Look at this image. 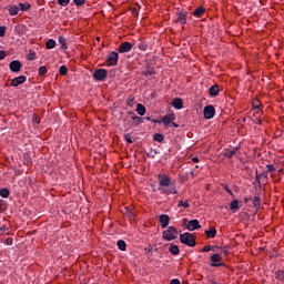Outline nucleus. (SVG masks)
Segmentation results:
<instances>
[{
	"instance_id": "obj_1",
	"label": "nucleus",
	"mask_w": 284,
	"mask_h": 284,
	"mask_svg": "<svg viewBox=\"0 0 284 284\" xmlns=\"http://www.w3.org/2000/svg\"><path fill=\"white\" fill-rule=\"evenodd\" d=\"M158 191L165 196H170V194H179L176 184H174L172 178L165 173L158 174Z\"/></svg>"
},
{
	"instance_id": "obj_2",
	"label": "nucleus",
	"mask_w": 284,
	"mask_h": 284,
	"mask_svg": "<svg viewBox=\"0 0 284 284\" xmlns=\"http://www.w3.org/2000/svg\"><path fill=\"white\" fill-rule=\"evenodd\" d=\"M180 242L183 245H187V247H196V239L194 237V234L190 232H185L180 235Z\"/></svg>"
},
{
	"instance_id": "obj_3",
	"label": "nucleus",
	"mask_w": 284,
	"mask_h": 284,
	"mask_svg": "<svg viewBox=\"0 0 284 284\" xmlns=\"http://www.w3.org/2000/svg\"><path fill=\"white\" fill-rule=\"evenodd\" d=\"M178 234L179 230L176 227L169 226L168 230L163 231L162 236L165 241H174Z\"/></svg>"
},
{
	"instance_id": "obj_4",
	"label": "nucleus",
	"mask_w": 284,
	"mask_h": 284,
	"mask_svg": "<svg viewBox=\"0 0 284 284\" xmlns=\"http://www.w3.org/2000/svg\"><path fill=\"white\" fill-rule=\"evenodd\" d=\"M93 79L95 81H105L108 79V70L105 69H95L94 72L92 73Z\"/></svg>"
},
{
	"instance_id": "obj_5",
	"label": "nucleus",
	"mask_w": 284,
	"mask_h": 284,
	"mask_svg": "<svg viewBox=\"0 0 284 284\" xmlns=\"http://www.w3.org/2000/svg\"><path fill=\"white\" fill-rule=\"evenodd\" d=\"M106 65L109 68H112L114 65H116L119 63V53L115 52V51H112L108 58H106V61H105Z\"/></svg>"
},
{
	"instance_id": "obj_6",
	"label": "nucleus",
	"mask_w": 284,
	"mask_h": 284,
	"mask_svg": "<svg viewBox=\"0 0 284 284\" xmlns=\"http://www.w3.org/2000/svg\"><path fill=\"white\" fill-rule=\"evenodd\" d=\"M203 114H204V119H207V120L214 119V114H216V109H214V105L209 104L204 106Z\"/></svg>"
},
{
	"instance_id": "obj_7",
	"label": "nucleus",
	"mask_w": 284,
	"mask_h": 284,
	"mask_svg": "<svg viewBox=\"0 0 284 284\" xmlns=\"http://www.w3.org/2000/svg\"><path fill=\"white\" fill-rule=\"evenodd\" d=\"M211 267H225V263H219L221 261V254L214 253L211 256Z\"/></svg>"
},
{
	"instance_id": "obj_8",
	"label": "nucleus",
	"mask_w": 284,
	"mask_h": 284,
	"mask_svg": "<svg viewBox=\"0 0 284 284\" xmlns=\"http://www.w3.org/2000/svg\"><path fill=\"white\" fill-rule=\"evenodd\" d=\"M132 48H133L132 43H130V42H122L119 45L118 52L120 54H125L126 52H131Z\"/></svg>"
},
{
	"instance_id": "obj_9",
	"label": "nucleus",
	"mask_w": 284,
	"mask_h": 284,
	"mask_svg": "<svg viewBox=\"0 0 284 284\" xmlns=\"http://www.w3.org/2000/svg\"><path fill=\"white\" fill-rule=\"evenodd\" d=\"M21 68H23V64L19 60H13L9 64L11 72H21Z\"/></svg>"
},
{
	"instance_id": "obj_10",
	"label": "nucleus",
	"mask_w": 284,
	"mask_h": 284,
	"mask_svg": "<svg viewBox=\"0 0 284 284\" xmlns=\"http://www.w3.org/2000/svg\"><path fill=\"white\" fill-rule=\"evenodd\" d=\"M186 230H189V232H194V230H201V224L199 220L189 221V223L186 224Z\"/></svg>"
},
{
	"instance_id": "obj_11",
	"label": "nucleus",
	"mask_w": 284,
	"mask_h": 284,
	"mask_svg": "<svg viewBox=\"0 0 284 284\" xmlns=\"http://www.w3.org/2000/svg\"><path fill=\"white\" fill-rule=\"evenodd\" d=\"M175 23H180L181 26H185L187 23V12L182 11L176 14Z\"/></svg>"
},
{
	"instance_id": "obj_12",
	"label": "nucleus",
	"mask_w": 284,
	"mask_h": 284,
	"mask_svg": "<svg viewBox=\"0 0 284 284\" xmlns=\"http://www.w3.org/2000/svg\"><path fill=\"white\" fill-rule=\"evenodd\" d=\"M26 81H28V78L26 75H19L11 80V85L12 88H18V85H21V83H26Z\"/></svg>"
},
{
	"instance_id": "obj_13",
	"label": "nucleus",
	"mask_w": 284,
	"mask_h": 284,
	"mask_svg": "<svg viewBox=\"0 0 284 284\" xmlns=\"http://www.w3.org/2000/svg\"><path fill=\"white\" fill-rule=\"evenodd\" d=\"M160 224L161 227L165 229L170 225V215L168 214H162L160 215Z\"/></svg>"
},
{
	"instance_id": "obj_14",
	"label": "nucleus",
	"mask_w": 284,
	"mask_h": 284,
	"mask_svg": "<svg viewBox=\"0 0 284 284\" xmlns=\"http://www.w3.org/2000/svg\"><path fill=\"white\" fill-rule=\"evenodd\" d=\"M171 105H173L175 110H183V99L181 98L173 99Z\"/></svg>"
},
{
	"instance_id": "obj_15",
	"label": "nucleus",
	"mask_w": 284,
	"mask_h": 284,
	"mask_svg": "<svg viewBox=\"0 0 284 284\" xmlns=\"http://www.w3.org/2000/svg\"><path fill=\"white\" fill-rule=\"evenodd\" d=\"M221 92V89L219 88V84H213L209 89V94L210 97H219V93Z\"/></svg>"
},
{
	"instance_id": "obj_16",
	"label": "nucleus",
	"mask_w": 284,
	"mask_h": 284,
	"mask_svg": "<svg viewBox=\"0 0 284 284\" xmlns=\"http://www.w3.org/2000/svg\"><path fill=\"white\" fill-rule=\"evenodd\" d=\"M172 121H174V115L168 114L162 118L163 125H171Z\"/></svg>"
},
{
	"instance_id": "obj_17",
	"label": "nucleus",
	"mask_w": 284,
	"mask_h": 284,
	"mask_svg": "<svg viewBox=\"0 0 284 284\" xmlns=\"http://www.w3.org/2000/svg\"><path fill=\"white\" fill-rule=\"evenodd\" d=\"M203 14H205V9L203 7H199L193 12V17H196L197 19H201V17H203Z\"/></svg>"
},
{
	"instance_id": "obj_18",
	"label": "nucleus",
	"mask_w": 284,
	"mask_h": 284,
	"mask_svg": "<svg viewBox=\"0 0 284 284\" xmlns=\"http://www.w3.org/2000/svg\"><path fill=\"white\" fill-rule=\"evenodd\" d=\"M135 110L138 114H140V116H145V112H146L145 105L138 103Z\"/></svg>"
},
{
	"instance_id": "obj_19",
	"label": "nucleus",
	"mask_w": 284,
	"mask_h": 284,
	"mask_svg": "<svg viewBox=\"0 0 284 284\" xmlns=\"http://www.w3.org/2000/svg\"><path fill=\"white\" fill-rule=\"evenodd\" d=\"M169 252L173 254V256H178L180 254L181 250H179V246L176 244H171L169 247Z\"/></svg>"
},
{
	"instance_id": "obj_20",
	"label": "nucleus",
	"mask_w": 284,
	"mask_h": 284,
	"mask_svg": "<svg viewBox=\"0 0 284 284\" xmlns=\"http://www.w3.org/2000/svg\"><path fill=\"white\" fill-rule=\"evenodd\" d=\"M116 245H118V250H120L121 252H125V250H128V244L123 240H119L116 242Z\"/></svg>"
},
{
	"instance_id": "obj_21",
	"label": "nucleus",
	"mask_w": 284,
	"mask_h": 284,
	"mask_svg": "<svg viewBox=\"0 0 284 284\" xmlns=\"http://www.w3.org/2000/svg\"><path fill=\"white\" fill-rule=\"evenodd\" d=\"M153 141H156L158 143H163V141H165V135H163V133H154Z\"/></svg>"
},
{
	"instance_id": "obj_22",
	"label": "nucleus",
	"mask_w": 284,
	"mask_h": 284,
	"mask_svg": "<svg viewBox=\"0 0 284 284\" xmlns=\"http://www.w3.org/2000/svg\"><path fill=\"white\" fill-rule=\"evenodd\" d=\"M205 234H206L207 239H214L216 236V229L210 227V230L205 231Z\"/></svg>"
},
{
	"instance_id": "obj_23",
	"label": "nucleus",
	"mask_w": 284,
	"mask_h": 284,
	"mask_svg": "<svg viewBox=\"0 0 284 284\" xmlns=\"http://www.w3.org/2000/svg\"><path fill=\"white\" fill-rule=\"evenodd\" d=\"M9 14H10V17H17V14H19V7L18 6H11L9 8Z\"/></svg>"
},
{
	"instance_id": "obj_24",
	"label": "nucleus",
	"mask_w": 284,
	"mask_h": 284,
	"mask_svg": "<svg viewBox=\"0 0 284 284\" xmlns=\"http://www.w3.org/2000/svg\"><path fill=\"white\" fill-rule=\"evenodd\" d=\"M230 207L233 212H239L240 206H239V200H233L230 204Z\"/></svg>"
},
{
	"instance_id": "obj_25",
	"label": "nucleus",
	"mask_w": 284,
	"mask_h": 284,
	"mask_svg": "<svg viewBox=\"0 0 284 284\" xmlns=\"http://www.w3.org/2000/svg\"><path fill=\"white\" fill-rule=\"evenodd\" d=\"M234 154H236V150H230V149L224 150V156L226 159H232V156H234Z\"/></svg>"
},
{
	"instance_id": "obj_26",
	"label": "nucleus",
	"mask_w": 284,
	"mask_h": 284,
	"mask_svg": "<svg viewBox=\"0 0 284 284\" xmlns=\"http://www.w3.org/2000/svg\"><path fill=\"white\" fill-rule=\"evenodd\" d=\"M19 8H20L21 12H27V10H30V8H32V6L30 3L20 2Z\"/></svg>"
},
{
	"instance_id": "obj_27",
	"label": "nucleus",
	"mask_w": 284,
	"mask_h": 284,
	"mask_svg": "<svg viewBox=\"0 0 284 284\" xmlns=\"http://www.w3.org/2000/svg\"><path fill=\"white\" fill-rule=\"evenodd\" d=\"M253 207H256L258 210V207H261V196L255 195L253 199Z\"/></svg>"
},
{
	"instance_id": "obj_28",
	"label": "nucleus",
	"mask_w": 284,
	"mask_h": 284,
	"mask_svg": "<svg viewBox=\"0 0 284 284\" xmlns=\"http://www.w3.org/2000/svg\"><path fill=\"white\" fill-rule=\"evenodd\" d=\"M57 47V41H54V40H52V39H49L48 41H47V49L48 50H53V48H55Z\"/></svg>"
},
{
	"instance_id": "obj_29",
	"label": "nucleus",
	"mask_w": 284,
	"mask_h": 284,
	"mask_svg": "<svg viewBox=\"0 0 284 284\" xmlns=\"http://www.w3.org/2000/svg\"><path fill=\"white\" fill-rule=\"evenodd\" d=\"M23 164L24 165H32V158L29 154L24 153L23 155Z\"/></svg>"
},
{
	"instance_id": "obj_30",
	"label": "nucleus",
	"mask_w": 284,
	"mask_h": 284,
	"mask_svg": "<svg viewBox=\"0 0 284 284\" xmlns=\"http://www.w3.org/2000/svg\"><path fill=\"white\" fill-rule=\"evenodd\" d=\"M0 196H2V199H8V196H10V190L8 189H1L0 190Z\"/></svg>"
},
{
	"instance_id": "obj_31",
	"label": "nucleus",
	"mask_w": 284,
	"mask_h": 284,
	"mask_svg": "<svg viewBox=\"0 0 284 284\" xmlns=\"http://www.w3.org/2000/svg\"><path fill=\"white\" fill-rule=\"evenodd\" d=\"M275 278H277V281H284V271L283 270L276 271Z\"/></svg>"
},
{
	"instance_id": "obj_32",
	"label": "nucleus",
	"mask_w": 284,
	"mask_h": 284,
	"mask_svg": "<svg viewBox=\"0 0 284 284\" xmlns=\"http://www.w3.org/2000/svg\"><path fill=\"white\" fill-rule=\"evenodd\" d=\"M129 114H132V120L136 121V125H140V123H143V118H139L134 115V112H129Z\"/></svg>"
},
{
	"instance_id": "obj_33",
	"label": "nucleus",
	"mask_w": 284,
	"mask_h": 284,
	"mask_svg": "<svg viewBox=\"0 0 284 284\" xmlns=\"http://www.w3.org/2000/svg\"><path fill=\"white\" fill-rule=\"evenodd\" d=\"M27 59L28 61H34L37 59V53L34 51H29Z\"/></svg>"
},
{
	"instance_id": "obj_34",
	"label": "nucleus",
	"mask_w": 284,
	"mask_h": 284,
	"mask_svg": "<svg viewBox=\"0 0 284 284\" xmlns=\"http://www.w3.org/2000/svg\"><path fill=\"white\" fill-rule=\"evenodd\" d=\"M38 72H39L40 77H45V74H48V69L45 67H40L38 69Z\"/></svg>"
},
{
	"instance_id": "obj_35",
	"label": "nucleus",
	"mask_w": 284,
	"mask_h": 284,
	"mask_svg": "<svg viewBox=\"0 0 284 284\" xmlns=\"http://www.w3.org/2000/svg\"><path fill=\"white\" fill-rule=\"evenodd\" d=\"M178 207H184L185 210H187V207H190V202H183V200H181L178 204Z\"/></svg>"
},
{
	"instance_id": "obj_36",
	"label": "nucleus",
	"mask_w": 284,
	"mask_h": 284,
	"mask_svg": "<svg viewBox=\"0 0 284 284\" xmlns=\"http://www.w3.org/2000/svg\"><path fill=\"white\" fill-rule=\"evenodd\" d=\"M59 72L62 77H65V74H68V67L61 65Z\"/></svg>"
},
{
	"instance_id": "obj_37",
	"label": "nucleus",
	"mask_w": 284,
	"mask_h": 284,
	"mask_svg": "<svg viewBox=\"0 0 284 284\" xmlns=\"http://www.w3.org/2000/svg\"><path fill=\"white\" fill-rule=\"evenodd\" d=\"M32 123H36V125H39L41 123V118H39L37 113L32 115Z\"/></svg>"
},
{
	"instance_id": "obj_38",
	"label": "nucleus",
	"mask_w": 284,
	"mask_h": 284,
	"mask_svg": "<svg viewBox=\"0 0 284 284\" xmlns=\"http://www.w3.org/2000/svg\"><path fill=\"white\" fill-rule=\"evenodd\" d=\"M59 43L62 45V50H68V45H65V38L60 37Z\"/></svg>"
},
{
	"instance_id": "obj_39",
	"label": "nucleus",
	"mask_w": 284,
	"mask_h": 284,
	"mask_svg": "<svg viewBox=\"0 0 284 284\" xmlns=\"http://www.w3.org/2000/svg\"><path fill=\"white\" fill-rule=\"evenodd\" d=\"M73 3L78 8H81V7L85 6V0H73Z\"/></svg>"
},
{
	"instance_id": "obj_40",
	"label": "nucleus",
	"mask_w": 284,
	"mask_h": 284,
	"mask_svg": "<svg viewBox=\"0 0 284 284\" xmlns=\"http://www.w3.org/2000/svg\"><path fill=\"white\" fill-rule=\"evenodd\" d=\"M159 154V151L156 150H151L149 153H146V156H150V159H154Z\"/></svg>"
},
{
	"instance_id": "obj_41",
	"label": "nucleus",
	"mask_w": 284,
	"mask_h": 284,
	"mask_svg": "<svg viewBox=\"0 0 284 284\" xmlns=\"http://www.w3.org/2000/svg\"><path fill=\"white\" fill-rule=\"evenodd\" d=\"M0 231H1V232H4L7 236H10V229H9L8 226L2 225V226L0 227Z\"/></svg>"
},
{
	"instance_id": "obj_42",
	"label": "nucleus",
	"mask_w": 284,
	"mask_h": 284,
	"mask_svg": "<svg viewBox=\"0 0 284 284\" xmlns=\"http://www.w3.org/2000/svg\"><path fill=\"white\" fill-rule=\"evenodd\" d=\"M139 50H142L143 52H145V50H148V44H145L144 42H140L138 44Z\"/></svg>"
},
{
	"instance_id": "obj_43",
	"label": "nucleus",
	"mask_w": 284,
	"mask_h": 284,
	"mask_svg": "<svg viewBox=\"0 0 284 284\" xmlns=\"http://www.w3.org/2000/svg\"><path fill=\"white\" fill-rule=\"evenodd\" d=\"M8 30V28L6 26H1L0 27V38L6 37V31Z\"/></svg>"
},
{
	"instance_id": "obj_44",
	"label": "nucleus",
	"mask_w": 284,
	"mask_h": 284,
	"mask_svg": "<svg viewBox=\"0 0 284 284\" xmlns=\"http://www.w3.org/2000/svg\"><path fill=\"white\" fill-rule=\"evenodd\" d=\"M276 168H274V164H267L266 165V172L272 173L275 172Z\"/></svg>"
},
{
	"instance_id": "obj_45",
	"label": "nucleus",
	"mask_w": 284,
	"mask_h": 284,
	"mask_svg": "<svg viewBox=\"0 0 284 284\" xmlns=\"http://www.w3.org/2000/svg\"><path fill=\"white\" fill-rule=\"evenodd\" d=\"M152 250H154V247L152 245H149L148 247L144 248L145 254H149L150 256H152Z\"/></svg>"
},
{
	"instance_id": "obj_46",
	"label": "nucleus",
	"mask_w": 284,
	"mask_h": 284,
	"mask_svg": "<svg viewBox=\"0 0 284 284\" xmlns=\"http://www.w3.org/2000/svg\"><path fill=\"white\" fill-rule=\"evenodd\" d=\"M59 4L62 7L68 6V3H70V0H58Z\"/></svg>"
},
{
	"instance_id": "obj_47",
	"label": "nucleus",
	"mask_w": 284,
	"mask_h": 284,
	"mask_svg": "<svg viewBox=\"0 0 284 284\" xmlns=\"http://www.w3.org/2000/svg\"><path fill=\"white\" fill-rule=\"evenodd\" d=\"M124 139H125L126 143H134V141H132V136H130V134H124Z\"/></svg>"
},
{
	"instance_id": "obj_48",
	"label": "nucleus",
	"mask_w": 284,
	"mask_h": 284,
	"mask_svg": "<svg viewBox=\"0 0 284 284\" xmlns=\"http://www.w3.org/2000/svg\"><path fill=\"white\" fill-rule=\"evenodd\" d=\"M12 243H13L12 237H7L4 241V245H12Z\"/></svg>"
},
{
	"instance_id": "obj_49",
	"label": "nucleus",
	"mask_w": 284,
	"mask_h": 284,
	"mask_svg": "<svg viewBox=\"0 0 284 284\" xmlns=\"http://www.w3.org/2000/svg\"><path fill=\"white\" fill-rule=\"evenodd\" d=\"M223 189L225 192H227V194H230V196H234V193L230 190V187H227V185H224Z\"/></svg>"
},
{
	"instance_id": "obj_50",
	"label": "nucleus",
	"mask_w": 284,
	"mask_h": 284,
	"mask_svg": "<svg viewBox=\"0 0 284 284\" xmlns=\"http://www.w3.org/2000/svg\"><path fill=\"white\" fill-rule=\"evenodd\" d=\"M202 252H212V246L211 245H206L202 248Z\"/></svg>"
},
{
	"instance_id": "obj_51",
	"label": "nucleus",
	"mask_w": 284,
	"mask_h": 284,
	"mask_svg": "<svg viewBox=\"0 0 284 284\" xmlns=\"http://www.w3.org/2000/svg\"><path fill=\"white\" fill-rule=\"evenodd\" d=\"M6 59V51H0V61H3Z\"/></svg>"
},
{
	"instance_id": "obj_52",
	"label": "nucleus",
	"mask_w": 284,
	"mask_h": 284,
	"mask_svg": "<svg viewBox=\"0 0 284 284\" xmlns=\"http://www.w3.org/2000/svg\"><path fill=\"white\" fill-rule=\"evenodd\" d=\"M154 74L153 70H149L145 72V77H152Z\"/></svg>"
},
{
	"instance_id": "obj_53",
	"label": "nucleus",
	"mask_w": 284,
	"mask_h": 284,
	"mask_svg": "<svg viewBox=\"0 0 284 284\" xmlns=\"http://www.w3.org/2000/svg\"><path fill=\"white\" fill-rule=\"evenodd\" d=\"M170 284H181V281L178 278H173Z\"/></svg>"
},
{
	"instance_id": "obj_54",
	"label": "nucleus",
	"mask_w": 284,
	"mask_h": 284,
	"mask_svg": "<svg viewBox=\"0 0 284 284\" xmlns=\"http://www.w3.org/2000/svg\"><path fill=\"white\" fill-rule=\"evenodd\" d=\"M6 207H3V200H0V212H3Z\"/></svg>"
},
{
	"instance_id": "obj_55",
	"label": "nucleus",
	"mask_w": 284,
	"mask_h": 284,
	"mask_svg": "<svg viewBox=\"0 0 284 284\" xmlns=\"http://www.w3.org/2000/svg\"><path fill=\"white\" fill-rule=\"evenodd\" d=\"M131 12H132V14L139 16V11L136 10V8H131Z\"/></svg>"
},
{
	"instance_id": "obj_56",
	"label": "nucleus",
	"mask_w": 284,
	"mask_h": 284,
	"mask_svg": "<svg viewBox=\"0 0 284 284\" xmlns=\"http://www.w3.org/2000/svg\"><path fill=\"white\" fill-rule=\"evenodd\" d=\"M267 174H270L267 171L263 172L260 176H263L264 179H267Z\"/></svg>"
},
{
	"instance_id": "obj_57",
	"label": "nucleus",
	"mask_w": 284,
	"mask_h": 284,
	"mask_svg": "<svg viewBox=\"0 0 284 284\" xmlns=\"http://www.w3.org/2000/svg\"><path fill=\"white\" fill-rule=\"evenodd\" d=\"M252 201V197H244V203H250Z\"/></svg>"
},
{
	"instance_id": "obj_58",
	"label": "nucleus",
	"mask_w": 284,
	"mask_h": 284,
	"mask_svg": "<svg viewBox=\"0 0 284 284\" xmlns=\"http://www.w3.org/2000/svg\"><path fill=\"white\" fill-rule=\"evenodd\" d=\"M193 163H199V158L194 156L192 158Z\"/></svg>"
},
{
	"instance_id": "obj_59",
	"label": "nucleus",
	"mask_w": 284,
	"mask_h": 284,
	"mask_svg": "<svg viewBox=\"0 0 284 284\" xmlns=\"http://www.w3.org/2000/svg\"><path fill=\"white\" fill-rule=\"evenodd\" d=\"M233 150H235V154H236V152H239V150H241V145L233 148Z\"/></svg>"
},
{
	"instance_id": "obj_60",
	"label": "nucleus",
	"mask_w": 284,
	"mask_h": 284,
	"mask_svg": "<svg viewBox=\"0 0 284 284\" xmlns=\"http://www.w3.org/2000/svg\"><path fill=\"white\" fill-rule=\"evenodd\" d=\"M171 125H172L173 128H179V124H176V123H174V122H172Z\"/></svg>"
},
{
	"instance_id": "obj_61",
	"label": "nucleus",
	"mask_w": 284,
	"mask_h": 284,
	"mask_svg": "<svg viewBox=\"0 0 284 284\" xmlns=\"http://www.w3.org/2000/svg\"><path fill=\"white\" fill-rule=\"evenodd\" d=\"M257 123H258V125H262L263 121H261V120H257Z\"/></svg>"
},
{
	"instance_id": "obj_62",
	"label": "nucleus",
	"mask_w": 284,
	"mask_h": 284,
	"mask_svg": "<svg viewBox=\"0 0 284 284\" xmlns=\"http://www.w3.org/2000/svg\"><path fill=\"white\" fill-rule=\"evenodd\" d=\"M253 108H254L255 110H258V105H253Z\"/></svg>"
},
{
	"instance_id": "obj_63",
	"label": "nucleus",
	"mask_w": 284,
	"mask_h": 284,
	"mask_svg": "<svg viewBox=\"0 0 284 284\" xmlns=\"http://www.w3.org/2000/svg\"><path fill=\"white\" fill-rule=\"evenodd\" d=\"M153 251H154V252H158V251H159V248H158V247H155V248H153Z\"/></svg>"
},
{
	"instance_id": "obj_64",
	"label": "nucleus",
	"mask_w": 284,
	"mask_h": 284,
	"mask_svg": "<svg viewBox=\"0 0 284 284\" xmlns=\"http://www.w3.org/2000/svg\"><path fill=\"white\" fill-rule=\"evenodd\" d=\"M224 254H227V251H224Z\"/></svg>"
}]
</instances>
